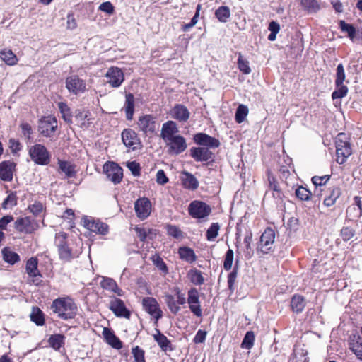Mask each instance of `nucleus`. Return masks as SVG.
I'll return each mask as SVG.
<instances>
[{"mask_svg":"<svg viewBox=\"0 0 362 362\" xmlns=\"http://www.w3.org/2000/svg\"><path fill=\"white\" fill-rule=\"evenodd\" d=\"M50 309L59 319L64 320L74 319L78 310L76 304L69 297L58 298L54 300Z\"/></svg>","mask_w":362,"mask_h":362,"instance_id":"nucleus-1","label":"nucleus"},{"mask_svg":"<svg viewBox=\"0 0 362 362\" xmlns=\"http://www.w3.org/2000/svg\"><path fill=\"white\" fill-rule=\"evenodd\" d=\"M194 140L195 143L202 146L190 150V155L194 158H208L207 148H216L220 144L218 140L204 133L196 134L194 136Z\"/></svg>","mask_w":362,"mask_h":362,"instance_id":"nucleus-2","label":"nucleus"},{"mask_svg":"<svg viewBox=\"0 0 362 362\" xmlns=\"http://www.w3.org/2000/svg\"><path fill=\"white\" fill-rule=\"evenodd\" d=\"M54 245L57 248L60 259L69 262L75 257L72 247L73 240L69 238L66 233L59 232L56 233Z\"/></svg>","mask_w":362,"mask_h":362,"instance_id":"nucleus-3","label":"nucleus"},{"mask_svg":"<svg viewBox=\"0 0 362 362\" xmlns=\"http://www.w3.org/2000/svg\"><path fill=\"white\" fill-rule=\"evenodd\" d=\"M346 79L344 68L342 64H338L337 67L335 86L336 89L332 94L333 100L340 99L345 97L348 93V88L344 84Z\"/></svg>","mask_w":362,"mask_h":362,"instance_id":"nucleus-4","label":"nucleus"},{"mask_svg":"<svg viewBox=\"0 0 362 362\" xmlns=\"http://www.w3.org/2000/svg\"><path fill=\"white\" fill-rule=\"evenodd\" d=\"M103 173L107 179L114 185L119 184L123 178V169L114 161H107L103 167Z\"/></svg>","mask_w":362,"mask_h":362,"instance_id":"nucleus-5","label":"nucleus"},{"mask_svg":"<svg viewBox=\"0 0 362 362\" xmlns=\"http://www.w3.org/2000/svg\"><path fill=\"white\" fill-rule=\"evenodd\" d=\"M14 228L21 233L32 234L39 228V223L29 216L20 217L14 222Z\"/></svg>","mask_w":362,"mask_h":362,"instance_id":"nucleus-6","label":"nucleus"},{"mask_svg":"<svg viewBox=\"0 0 362 362\" xmlns=\"http://www.w3.org/2000/svg\"><path fill=\"white\" fill-rule=\"evenodd\" d=\"M189 214L194 218H204L211 213L209 205L202 201L194 200L188 206Z\"/></svg>","mask_w":362,"mask_h":362,"instance_id":"nucleus-7","label":"nucleus"},{"mask_svg":"<svg viewBox=\"0 0 362 362\" xmlns=\"http://www.w3.org/2000/svg\"><path fill=\"white\" fill-rule=\"evenodd\" d=\"M82 221L83 226L90 232L102 235H105L109 232L108 225L99 219L90 216H84Z\"/></svg>","mask_w":362,"mask_h":362,"instance_id":"nucleus-8","label":"nucleus"},{"mask_svg":"<svg viewBox=\"0 0 362 362\" xmlns=\"http://www.w3.org/2000/svg\"><path fill=\"white\" fill-rule=\"evenodd\" d=\"M122 139L129 151H137L142 148V144L137 134L132 129H124L122 132Z\"/></svg>","mask_w":362,"mask_h":362,"instance_id":"nucleus-9","label":"nucleus"},{"mask_svg":"<svg viewBox=\"0 0 362 362\" xmlns=\"http://www.w3.org/2000/svg\"><path fill=\"white\" fill-rule=\"evenodd\" d=\"M25 272L30 279L29 284L39 286L42 283V274L38 269V259L37 257H30L26 262Z\"/></svg>","mask_w":362,"mask_h":362,"instance_id":"nucleus-10","label":"nucleus"},{"mask_svg":"<svg viewBox=\"0 0 362 362\" xmlns=\"http://www.w3.org/2000/svg\"><path fill=\"white\" fill-rule=\"evenodd\" d=\"M110 300L108 308L114 313V315L117 317L129 319L131 317V312L125 305L124 302L115 296H110Z\"/></svg>","mask_w":362,"mask_h":362,"instance_id":"nucleus-11","label":"nucleus"},{"mask_svg":"<svg viewBox=\"0 0 362 362\" xmlns=\"http://www.w3.org/2000/svg\"><path fill=\"white\" fill-rule=\"evenodd\" d=\"M335 144L338 158H347L351 154L349 137L346 134L339 133L336 138Z\"/></svg>","mask_w":362,"mask_h":362,"instance_id":"nucleus-12","label":"nucleus"},{"mask_svg":"<svg viewBox=\"0 0 362 362\" xmlns=\"http://www.w3.org/2000/svg\"><path fill=\"white\" fill-rule=\"evenodd\" d=\"M187 303L190 311L197 317H202V311L198 290L192 287L187 292Z\"/></svg>","mask_w":362,"mask_h":362,"instance_id":"nucleus-13","label":"nucleus"},{"mask_svg":"<svg viewBox=\"0 0 362 362\" xmlns=\"http://www.w3.org/2000/svg\"><path fill=\"white\" fill-rule=\"evenodd\" d=\"M57 128V121L55 117H46L40 119L38 131L40 134L46 137H51Z\"/></svg>","mask_w":362,"mask_h":362,"instance_id":"nucleus-14","label":"nucleus"},{"mask_svg":"<svg viewBox=\"0 0 362 362\" xmlns=\"http://www.w3.org/2000/svg\"><path fill=\"white\" fill-rule=\"evenodd\" d=\"M142 305L146 312L153 317L156 320L160 319L163 316L161 310L157 300L153 297H145L142 300Z\"/></svg>","mask_w":362,"mask_h":362,"instance_id":"nucleus-15","label":"nucleus"},{"mask_svg":"<svg viewBox=\"0 0 362 362\" xmlns=\"http://www.w3.org/2000/svg\"><path fill=\"white\" fill-rule=\"evenodd\" d=\"M275 233L270 228H267L262 234L257 249L263 253H268L274 243Z\"/></svg>","mask_w":362,"mask_h":362,"instance_id":"nucleus-16","label":"nucleus"},{"mask_svg":"<svg viewBox=\"0 0 362 362\" xmlns=\"http://www.w3.org/2000/svg\"><path fill=\"white\" fill-rule=\"evenodd\" d=\"M134 209L137 217L144 220L151 214V203L146 197L139 198L134 203Z\"/></svg>","mask_w":362,"mask_h":362,"instance_id":"nucleus-17","label":"nucleus"},{"mask_svg":"<svg viewBox=\"0 0 362 362\" xmlns=\"http://www.w3.org/2000/svg\"><path fill=\"white\" fill-rule=\"evenodd\" d=\"M107 83L113 88H118L124 80L123 71L117 67H110L105 74Z\"/></svg>","mask_w":362,"mask_h":362,"instance_id":"nucleus-18","label":"nucleus"},{"mask_svg":"<svg viewBox=\"0 0 362 362\" xmlns=\"http://www.w3.org/2000/svg\"><path fill=\"white\" fill-rule=\"evenodd\" d=\"M16 164L11 160H4L0 163V179L4 182L13 180Z\"/></svg>","mask_w":362,"mask_h":362,"instance_id":"nucleus-19","label":"nucleus"},{"mask_svg":"<svg viewBox=\"0 0 362 362\" xmlns=\"http://www.w3.org/2000/svg\"><path fill=\"white\" fill-rule=\"evenodd\" d=\"M166 142L169 146V152L173 156L180 154L187 148L186 141L180 135H176L175 137Z\"/></svg>","mask_w":362,"mask_h":362,"instance_id":"nucleus-20","label":"nucleus"},{"mask_svg":"<svg viewBox=\"0 0 362 362\" xmlns=\"http://www.w3.org/2000/svg\"><path fill=\"white\" fill-rule=\"evenodd\" d=\"M66 87L70 92L78 94L86 90V83L78 76H71L66 78Z\"/></svg>","mask_w":362,"mask_h":362,"instance_id":"nucleus-21","label":"nucleus"},{"mask_svg":"<svg viewBox=\"0 0 362 362\" xmlns=\"http://www.w3.org/2000/svg\"><path fill=\"white\" fill-rule=\"evenodd\" d=\"M137 124L139 129L145 134L153 133L156 129L154 117L150 115L140 117Z\"/></svg>","mask_w":362,"mask_h":362,"instance_id":"nucleus-22","label":"nucleus"},{"mask_svg":"<svg viewBox=\"0 0 362 362\" xmlns=\"http://www.w3.org/2000/svg\"><path fill=\"white\" fill-rule=\"evenodd\" d=\"M100 286L103 289L116 294L117 296H123L124 294V292L118 286L117 282L112 278L103 277L100 281Z\"/></svg>","mask_w":362,"mask_h":362,"instance_id":"nucleus-23","label":"nucleus"},{"mask_svg":"<svg viewBox=\"0 0 362 362\" xmlns=\"http://www.w3.org/2000/svg\"><path fill=\"white\" fill-rule=\"evenodd\" d=\"M177 132L178 129L176 123L173 121H168L163 124L160 135L165 141H168L175 137L176 135L175 134Z\"/></svg>","mask_w":362,"mask_h":362,"instance_id":"nucleus-24","label":"nucleus"},{"mask_svg":"<svg viewBox=\"0 0 362 362\" xmlns=\"http://www.w3.org/2000/svg\"><path fill=\"white\" fill-rule=\"evenodd\" d=\"M103 335L105 341L112 348L116 349L122 348V342L110 329L107 327L103 328Z\"/></svg>","mask_w":362,"mask_h":362,"instance_id":"nucleus-25","label":"nucleus"},{"mask_svg":"<svg viewBox=\"0 0 362 362\" xmlns=\"http://www.w3.org/2000/svg\"><path fill=\"white\" fill-rule=\"evenodd\" d=\"M172 117L181 122H185L188 120L190 113L187 108L181 104L174 106L171 111Z\"/></svg>","mask_w":362,"mask_h":362,"instance_id":"nucleus-26","label":"nucleus"},{"mask_svg":"<svg viewBox=\"0 0 362 362\" xmlns=\"http://www.w3.org/2000/svg\"><path fill=\"white\" fill-rule=\"evenodd\" d=\"M31 158H49V154L46 147L42 144H35L29 148Z\"/></svg>","mask_w":362,"mask_h":362,"instance_id":"nucleus-27","label":"nucleus"},{"mask_svg":"<svg viewBox=\"0 0 362 362\" xmlns=\"http://www.w3.org/2000/svg\"><path fill=\"white\" fill-rule=\"evenodd\" d=\"M349 349L358 359L362 361V338L358 335H353L349 342Z\"/></svg>","mask_w":362,"mask_h":362,"instance_id":"nucleus-28","label":"nucleus"},{"mask_svg":"<svg viewBox=\"0 0 362 362\" xmlns=\"http://www.w3.org/2000/svg\"><path fill=\"white\" fill-rule=\"evenodd\" d=\"M156 334L153 335L154 340L158 343L162 351H172L173 349L170 341L160 331L156 329Z\"/></svg>","mask_w":362,"mask_h":362,"instance_id":"nucleus-29","label":"nucleus"},{"mask_svg":"<svg viewBox=\"0 0 362 362\" xmlns=\"http://www.w3.org/2000/svg\"><path fill=\"white\" fill-rule=\"evenodd\" d=\"M59 170L64 173L67 177H74L76 175V165L66 160H58Z\"/></svg>","mask_w":362,"mask_h":362,"instance_id":"nucleus-30","label":"nucleus"},{"mask_svg":"<svg viewBox=\"0 0 362 362\" xmlns=\"http://www.w3.org/2000/svg\"><path fill=\"white\" fill-rule=\"evenodd\" d=\"M65 336L62 334H54L49 336L47 342L54 351H59L65 344Z\"/></svg>","mask_w":362,"mask_h":362,"instance_id":"nucleus-31","label":"nucleus"},{"mask_svg":"<svg viewBox=\"0 0 362 362\" xmlns=\"http://www.w3.org/2000/svg\"><path fill=\"white\" fill-rule=\"evenodd\" d=\"M8 196L1 203V208L4 210L11 209L18 204V197L16 192L7 190Z\"/></svg>","mask_w":362,"mask_h":362,"instance_id":"nucleus-32","label":"nucleus"},{"mask_svg":"<svg viewBox=\"0 0 362 362\" xmlns=\"http://www.w3.org/2000/svg\"><path fill=\"white\" fill-rule=\"evenodd\" d=\"M180 258L188 263H192L196 261L197 256L192 249L188 247H181L178 249Z\"/></svg>","mask_w":362,"mask_h":362,"instance_id":"nucleus-33","label":"nucleus"},{"mask_svg":"<svg viewBox=\"0 0 362 362\" xmlns=\"http://www.w3.org/2000/svg\"><path fill=\"white\" fill-rule=\"evenodd\" d=\"M182 177V185L185 188L189 190H195L199 186V182L197 178L192 174L184 172Z\"/></svg>","mask_w":362,"mask_h":362,"instance_id":"nucleus-34","label":"nucleus"},{"mask_svg":"<svg viewBox=\"0 0 362 362\" xmlns=\"http://www.w3.org/2000/svg\"><path fill=\"white\" fill-rule=\"evenodd\" d=\"M30 317V320L37 326H42L45 322L44 313L37 306L33 307Z\"/></svg>","mask_w":362,"mask_h":362,"instance_id":"nucleus-35","label":"nucleus"},{"mask_svg":"<svg viewBox=\"0 0 362 362\" xmlns=\"http://www.w3.org/2000/svg\"><path fill=\"white\" fill-rule=\"evenodd\" d=\"M1 253L4 260L10 264H14L20 261V256L8 247L4 248Z\"/></svg>","mask_w":362,"mask_h":362,"instance_id":"nucleus-36","label":"nucleus"},{"mask_svg":"<svg viewBox=\"0 0 362 362\" xmlns=\"http://www.w3.org/2000/svg\"><path fill=\"white\" fill-rule=\"evenodd\" d=\"M1 59L9 66L17 64L18 58L11 49H4L0 52Z\"/></svg>","mask_w":362,"mask_h":362,"instance_id":"nucleus-37","label":"nucleus"},{"mask_svg":"<svg viewBox=\"0 0 362 362\" xmlns=\"http://www.w3.org/2000/svg\"><path fill=\"white\" fill-rule=\"evenodd\" d=\"M187 277L190 281L196 286H200L204 282V279L201 271L197 269H190L187 273Z\"/></svg>","mask_w":362,"mask_h":362,"instance_id":"nucleus-38","label":"nucleus"},{"mask_svg":"<svg viewBox=\"0 0 362 362\" xmlns=\"http://www.w3.org/2000/svg\"><path fill=\"white\" fill-rule=\"evenodd\" d=\"M165 302L170 313L176 315L180 310V307L177 305L175 296L167 293L165 295Z\"/></svg>","mask_w":362,"mask_h":362,"instance_id":"nucleus-39","label":"nucleus"},{"mask_svg":"<svg viewBox=\"0 0 362 362\" xmlns=\"http://www.w3.org/2000/svg\"><path fill=\"white\" fill-rule=\"evenodd\" d=\"M124 108L127 119H132L134 109V98L132 93H128L125 97Z\"/></svg>","mask_w":362,"mask_h":362,"instance_id":"nucleus-40","label":"nucleus"},{"mask_svg":"<svg viewBox=\"0 0 362 362\" xmlns=\"http://www.w3.org/2000/svg\"><path fill=\"white\" fill-rule=\"evenodd\" d=\"M291 305L294 312L300 313L305 306V300L303 296L295 295L291 299Z\"/></svg>","mask_w":362,"mask_h":362,"instance_id":"nucleus-41","label":"nucleus"},{"mask_svg":"<svg viewBox=\"0 0 362 362\" xmlns=\"http://www.w3.org/2000/svg\"><path fill=\"white\" fill-rule=\"evenodd\" d=\"M215 16L219 21L226 23L230 17V11L228 6H220L215 11Z\"/></svg>","mask_w":362,"mask_h":362,"instance_id":"nucleus-42","label":"nucleus"},{"mask_svg":"<svg viewBox=\"0 0 362 362\" xmlns=\"http://www.w3.org/2000/svg\"><path fill=\"white\" fill-rule=\"evenodd\" d=\"M301 5L308 13H315L320 8L317 0H301Z\"/></svg>","mask_w":362,"mask_h":362,"instance_id":"nucleus-43","label":"nucleus"},{"mask_svg":"<svg viewBox=\"0 0 362 362\" xmlns=\"http://www.w3.org/2000/svg\"><path fill=\"white\" fill-rule=\"evenodd\" d=\"M28 209L34 216L37 217L39 216L46 208L42 202L35 201L33 204H30Z\"/></svg>","mask_w":362,"mask_h":362,"instance_id":"nucleus-44","label":"nucleus"},{"mask_svg":"<svg viewBox=\"0 0 362 362\" xmlns=\"http://www.w3.org/2000/svg\"><path fill=\"white\" fill-rule=\"evenodd\" d=\"M58 107L64 121L67 123H71L72 116L70 108L68 105L66 103L61 102L58 104Z\"/></svg>","mask_w":362,"mask_h":362,"instance_id":"nucleus-45","label":"nucleus"},{"mask_svg":"<svg viewBox=\"0 0 362 362\" xmlns=\"http://www.w3.org/2000/svg\"><path fill=\"white\" fill-rule=\"evenodd\" d=\"M220 226L218 223H213L206 230V239L209 241H213L218 235Z\"/></svg>","mask_w":362,"mask_h":362,"instance_id":"nucleus-46","label":"nucleus"},{"mask_svg":"<svg viewBox=\"0 0 362 362\" xmlns=\"http://www.w3.org/2000/svg\"><path fill=\"white\" fill-rule=\"evenodd\" d=\"M132 354L134 358V362H146L145 351L139 346L132 348Z\"/></svg>","mask_w":362,"mask_h":362,"instance_id":"nucleus-47","label":"nucleus"},{"mask_svg":"<svg viewBox=\"0 0 362 362\" xmlns=\"http://www.w3.org/2000/svg\"><path fill=\"white\" fill-rule=\"evenodd\" d=\"M248 113V109L246 105H240L235 112V121L238 123H241L245 119Z\"/></svg>","mask_w":362,"mask_h":362,"instance_id":"nucleus-48","label":"nucleus"},{"mask_svg":"<svg viewBox=\"0 0 362 362\" xmlns=\"http://www.w3.org/2000/svg\"><path fill=\"white\" fill-rule=\"evenodd\" d=\"M284 163H280V168L279 169V173H281L283 178L286 179L291 174V170L292 169L291 166V160H289V163H286V160H283Z\"/></svg>","mask_w":362,"mask_h":362,"instance_id":"nucleus-49","label":"nucleus"},{"mask_svg":"<svg viewBox=\"0 0 362 362\" xmlns=\"http://www.w3.org/2000/svg\"><path fill=\"white\" fill-rule=\"evenodd\" d=\"M340 190L339 188H334L331 192V194L326 197L324 200V204L327 206H331L334 204L337 199L339 197Z\"/></svg>","mask_w":362,"mask_h":362,"instance_id":"nucleus-50","label":"nucleus"},{"mask_svg":"<svg viewBox=\"0 0 362 362\" xmlns=\"http://www.w3.org/2000/svg\"><path fill=\"white\" fill-rule=\"evenodd\" d=\"M340 28L342 31L346 32L348 33V35L351 40H354L356 34V29L352 25L346 23L343 21H341Z\"/></svg>","mask_w":362,"mask_h":362,"instance_id":"nucleus-51","label":"nucleus"},{"mask_svg":"<svg viewBox=\"0 0 362 362\" xmlns=\"http://www.w3.org/2000/svg\"><path fill=\"white\" fill-rule=\"evenodd\" d=\"M311 192L309 189L303 187H299L296 190V195L303 201H308L311 197Z\"/></svg>","mask_w":362,"mask_h":362,"instance_id":"nucleus-52","label":"nucleus"},{"mask_svg":"<svg viewBox=\"0 0 362 362\" xmlns=\"http://www.w3.org/2000/svg\"><path fill=\"white\" fill-rule=\"evenodd\" d=\"M234 253L233 250L228 249L226 253L224 262H223V267L226 271H229L232 267V264L233 261Z\"/></svg>","mask_w":362,"mask_h":362,"instance_id":"nucleus-53","label":"nucleus"},{"mask_svg":"<svg viewBox=\"0 0 362 362\" xmlns=\"http://www.w3.org/2000/svg\"><path fill=\"white\" fill-rule=\"evenodd\" d=\"M154 265L165 274L168 272V267L163 259L158 255L153 257Z\"/></svg>","mask_w":362,"mask_h":362,"instance_id":"nucleus-54","label":"nucleus"},{"mask_svg":"<svg viewBox=\"0 0 362 362\" xmlns=\"http://www.w3.org/2000/svg\"><path fill=\"white\" fill-rule=\"evenodd\" d=\"M329 180V175L314 176L312 177V182L315 186H322L325 185Z\"/></svg>","mask_w":362,"mask_h":362,"instance_id":"nucleus-55","label":"nucleus"},{"mask_svg":"<svg viewBox=\"0 0 362 362\" xmlns=\"http://www.w3.org/2000/svg\"><path fill=\"white\" fill-rule=\"evenodd\" d=\"M127 167L129 170L132 172L134 176H139L141 174V167L139 163L136 161L129 162L127 163Z\"/></svg>","mask_w":362,"mask_h":362,"instance_id":"nucleus-56","label":"nucleus"},{"mask_svg":"<svg viewBox=\"0 0 362 362\" xmlns=\"http://www.w3.org/2000/svg\"><path fill=\"white\" fill-rule=\"evenodd\" d=\"M166 228L169 235L176 238H180L182 235L181 230L176 226L168 225Z\"/></svg>","mask_w":362,"mask_h":362,"instance_id":"nucleus-57","label":"nucleus"},{"mask_svg":"<svg viewBox=\"0 0 362 362\" xmlns=\"http://www.w3.org/2000/svg\"><path fill=\"white\" fill-rule=\"evenodd\" d=\"M99 10L110 15L112 14L115 11L114 6L110 1L102 3L99 6Z\"/></svg>","mask_w":362,"mask_h":362,"instance_id":"nucleus-58","label":"nucleus"},{"mask_svg":"<svg viewBox=\"0 0 362 362\" xmlns=\"http://www.w3.org/2000/svg\"><path fill=\"white\" fill-rule=\"evenodd\" d=\"M21 128L23 136L26 137V139H30L31 134H33V129L31 126L28 123L23 122L21 124Z\"/></svg>","mask_w":362,"mask_h":362,"instance_id":"nucleus-59","label":"nucleus"},{"mask_svg":"<svg viewBox=\"0 0 362 362\" xmlns=\"http://www.w3.org/2000/svg\"><path fill=\"white\" fill-rule=\"evenodd\" d=\"M354 232L353 229L349 227H344L341 230V235L344 240L348 241L353 238Z\"/></svg>","mask_w":362,"mask_h":362,"instance_id":"nucleus-60","label":"nucleus"},{"mask_svg":"<svg viewBox=\"0 0 362 362\" xmlns=\"http://www.w3.org/2000/svg\"><path fill=\"white\" fill-rule=\"evenodd\" d=\"M8 146L14 156H16V153L21 148L20 142L14 139H9Z\"/></svg>","mask_w":362,"mask_h":362,"instance_id":"nucleus-61","label":"nucleus"},{"mask_svg":"<svg viewBox=\"0 0 362 362\" xmlns=\"http://www.w3.org/2000/svg\"><path fill=\"white\" fill-rule=\"evenodd\" d=\"M168 178L163 170H159L156 173V182L158 185H164L168 182Z\"/></svg>","mask_w":362,"mask_h":362,"instance_id":"nucleus-62","label":"nucleus"},{"mask_svg":"<svg viewBox=\"0 0 362 362\" xmlns=\"http://www.w3.org/2000/svg\"><path fill=\"white\" fill-rule=\"evenodd\" d=\"M206 337V332L204 330L199 329L196 333L193 339L195 344H200L204 342Z\"/></svg>","mask_w":362,"mask_h":362,"instance_id":"nucleus-63","label":"nucleus"},{"mask_svg":"<svg viewBox=\"0 0 362 362\" xmlns=\"http://www.w3.org/2000/svg\"><path fill=\"white\" fill-rule=\"evenodd\" d=\"M13 221L11 215L4 216L0 218V230H6L7 225Z\"/></svg>","mask_w":362,"mask_h":362,"instance_id":"nucleus-64","label":"nucleus"}]
</instances>
